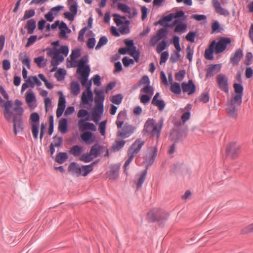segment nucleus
<instances>
[{"label": "nucleus", "mask_w": 253, "mask_h": 253, "mask_svg": "<svg viewBox=\"0 0 253 253\" xmlns=\"http://www.w3.org/2000/svg\"><path fill=\"white\" fill-rule=\"evenodd\" d=\"M214 52L215 53V51L214 50V48L213 47H210L207 48L205 50V57L207 60H211L214 58L213 53Z\"/></svg>", "instance_id": "de8ad7c7"}, {"label": "nucleus", "mask_w": 253, "mask_h": 253, "mask_svg": "<svg viewBox=\"0 0 253 253\" xmlns=\"http://www.w3.org/2000/svg\"><path fill=\"white\" fill-rule=\"evenodd\" d=\"M68 157L67 153L60 152L56 154L55 161L59 164H62L68 159Z\"/></svg>", "instance_id": "7c9ffc66"}, {"label": "nucleus", "mask_w": 253, "mask_h": 253, "mask_svg": "<svg viewBox=\"0 0 253 253\" xmlns=\"http://www.w3.org/2000/svg\"><path fill=\"white\" fill-rule=\"evenodd\" d=\"M136 127L128 123H126L124 124L122 130H119L117 133V136L123 139L129 137L135 130Z\"/></svg>", "instance_id": "f8f14e48"}, {"label": "nucleus", "mask_w": 253, "mask_h": 253, "mask_svg": "<svg viewBox=\"0 0 253 253\" xmlns=\"http://www.w3.org/2000/svg\"><path fill=\"white\" fill-rule=\"evenodd\" d=\"M181 55L180 53L173 52L170 57L169 61L171 63H175L180 59Z\"/></svg>", "instance_id": "774afa93"}, {"label": "nucleus", "mask_w": 253, "mask_h": 253, "mask_svg": "<svg viewBox=\"0 0 253 253\" xmlns=\"http://www.w3.org/2000/svg\"><path fill=\"white\" fill-rule=\"evenodd\" d=\"M212 3L217 13L224 16H228L230 15V12L221 6L218 0H212Z\"/></svg>", "instance_id": "aec40b11"}, {"label": "nucleus", "mask_w": 253, "mask_h": 253, "mask_svg": "<svg viewBox=\"0 0 253 253\" xmlns=\"http://www.w3.org/2000/svg\"><path fill=\"white\" fill-rule=\"evenodd\" d=\"M243 50L241 48L237 49L235 52L233 53L230 57V63L233 66H237L241 59L243 57Z\"/></svg>", "instance_id": "a211bd4d"}, {"label": "nucleus", "mask_w": 253, "mask_h": 253, "mask_svg": "<svg viewBox=\"0 0 253 253\" xmlns=\"http://www.w3.org/2000/svg\"><path fill=\"white\" fill-rule=\"evenodd\" d=\"M34 62L39 68H43L46 65V60L43 56H40L34 58Z\"/></svg>", "instance_id": "09e8293b"}, {"label": "nucleus", "mask_w": 253, "mask_h": 253, "mask_svg": "<svg viewBox=\"0 0 253 253\" xmlns=\"http://www.w3.org/2000/svg\"><path fill=\"white\" fill-rule=\"evenodd\" d=\"M181 87L184 93H187L191 95L194 94L196 90V86L192 80L190 79L188 82H183L181 84Z\"/></svg>", "instance_id": "dca6fc26"}, {"label": "nucleus", "mask_w": 253, "mask_h": 253, "mask_svg": "<svg viewBox=\"0 0 253 253\" xmlns=\"http://www.w3.org/2000/svg\"><path fill=\"white\" fill-rule=\"evenodd\" d=\"M115 144V145L113 144V149L114 150V151H119L124 147L126 144V141L124 140V139L116 141Z\"/></svg>", "instance_id": "4d7b16f0"}, {"label": "nucleus", "mask_w": 253, "mask_h": 253, "mask_svg": "<svg viewBox=\"0 0 253 253\" xmlns=\"http://www.w3.org/2000/svg\"><path fill=\"white\" fill-rule=\"evenodd\" d=\"M92 170L90 167L87 165H82L80 168V176H86Z\"/></svg>", "instance_id": "49530a36"}, {"label": "nucleus", "mask_w": 253, "mask_h": 253, "mask_svg": "<svg viewBox=\"0 0 253 253\" xmlns=\"http://www.w3.org/2000/svg\"><path fill=\"white\" fill-rule=\"evenodd\" d=\"M151 103L153 105L157 107L160 111H163L166 106L165 102L164 100L161 99L152 100Z\"/></svg>", "instance_id": "a19ab883"}, {"label": "nucleus", "mask_w": 253, "mask_h": 253, "mask_svg": "<svg viewBox=\"0 0 253 253\" xmlns=\"http://www.w3.org/2000/svg\"><path fill=\"white\" fill-rule=\"evenodd\" d=\"M104 108L96 107L95 110L91 112L89 121H93L96 124H99L102 116L103 115Z\"/></svg>", "instance_id": "f3484780"}, {"label": "nucleus", "mask_w": 253, "mask_h": 253, "mask_svg": "<svg viewBox=\"0 0 253 253\" xmlns=\"http://www.w3.org/2000/svg\"><path fill=\"white\" fill-rule=\"evenodd\" d=\"M187 28V25L183 21L177 22L176 27L174 29L175 33H184Z\"/></svg>", "instance_id": "c9c22d12"}, {"label": "nucleus", "mask_w": 253, "mask_h": 253, "mask_svg": "<svg viewBox=\"0 0 253 253\" xmlns=\"http://www.w3.org/2000/svg\"><path fill=\"white\" fill-rule=\"evenodd\" d=\"M66 71L63 68H59L54 74V77L58 81H61L65 79Z\"/></svg>", "instance_id": "79ce46f5"}, {"label": "nucleus", "mask_w": 253, "mask_h": 253, "mask_svg": "<svg viewBox=\"0 0 253 253\" xmlns=\"http://www.w3.org/2000/svg\"><path fill=\"white\" fill-rule=\"evenodd\" d=\"M108 42V38L105 36H101L99 41L98 42V43L97 45H96L95 49L97 50L100 49L103 46L106 45Z\"/></svg>", "instance_id": "603ef678"}, {"label": "nucleus", "mask_w": 253, "mask_h": 253, "mask_svg": "<svg viewBox=\"0 0 253 253\" xmlns=\"http://www.w3.org/2000/svg\"><path fill=\"white\" fill-rule=\"evenodd\" d=\"M83 151V147L82 146L75 145L70 148L69 153L75 157L80 156Z\"/></svg>", "instance_id": "c756f323"}, {"label": "nucleus", "mask_w": 253, "mask_h": 253, "mask_svg": "<svg viewBox=\"0 0 253 253\" xmlns=\"http://www.w3.org/2000/svg\"><path fill=\"white\" fill-rule=\"evenodd\" d=\"M19 59L20 61H21L24 67V66H26L27 68L29 69L31 68V59L30 58L29 56L27 54H25L24 57H23V55L22 53H20L19 54Z\"/></svg>", "instance_id": "473e14b6"}, {"label": "nucleus", "mask_w": 253, "mask_h": 253, "mask_svg": "<svg viewBox=\"0 0 253 253\" xmlns=\"http://www.w3.org/2000/svg\"><path fill=\"white\" fill-rule=\"evenodd\" d=\"M120 166L121 165L120 164H115L110 165V170L109 172H107L106 173L107 174H108L110 179L115 180L117 179L119 175Z\"/></svg>", "instance_id": "6ab92c4d"}, {"label": "nucleus", "mask_w": 253, "mask_h": 253, "mask_svg": "<svg viewBox=\"0 0 253 253\" xmlns=\"http://www.w3.org/2000/svg\"><path fill=\"white\" fill-rule=\"evenodd\" d=\"M234 89V92L236 94H239L243 95L244 94V86L242 84H238L234 83L233 85Z\"/></svg>", "instance_id": "3c124183"}, {"label": "nucleus", "mask_w": 253, "mask_h": 253, "mask_svg": "<svg viewBox=\"0 0 253 253\" xmlns=\"http://www.w3.org/2000/svg\"><path fill=\"white\" fill-rule=\"evenodd\" d=\"M15 107L11 110L13 107L12 100L5 101L0 96V106L3 108V114L5 119L9 123H13V132L17 135L19 132L24 130V123L22 115L24 109L21 105L22 102L16 99L14 101Z\"/></svg>", "instance_id": "f257e3e1"}, {"label": "nucleus", "mask_w": 253, "mask_h": 253, "mask_svg": "<svg viewBox=\"0 0 253 253\" xmlns=\"http://www.w3.org/2000/svg\"><path fill=\"white\" fill-rule=\"evenodd\" d=\"M81 55V49L79 48H75L72 50L71 54L70 55L72 60H77V59Z\"/></svg>", "instance_id": "680f3d73"}, {"label": "nucleus", "mask_w": 253, "mask_h": 253, "mask_svg": "<svg viewBox=\"0 0 253 253\" xmlns=\"http://www.w3.org/2000/svg\"><path fill=\"white\" fill-rule=\"evenodd\" d=\"M118 9L124 13L130 14L131 12L130 7L126 3L119 2L117 4Z\"/></svg>", "instance_id": "8fccbe9b"}, {"label": "nucleus", "mask_w": 253, "mask_h": 253, "mask_svg": "<svg viewBox=\"0 0 253 253\" xmlns=\"http://www.w3.org/2000/svg\"><path fill=\"white\" fill-rule=\"evenodd\" d=\"M90 72L89 65H86L85 69H77L76 73L78 75V79L82 85L85 87V90H91L92 82L88 80V77Z\"/></svg>", "instance_id": "423d86ee"}, {"label": "nucleus", "mask_w": 253, "mask_h": 253, "mask_svg": "<svg viewBox=\"0 0 253 253\" xmlns=\"http://www.w3.org/2000/svg\"><path fill=\"white\" fill-rule=\"evenodd\" d=\"M104 148V147L103 145L96 143L91 146L89 152L94 158H96L100 155Z\"/></svg>", "instance_id": "412c9836"}, {"label": "nucleus", "mask_w": 253, "mask_h": 253, "mask_svg": "<svg viewBox=\"0 0 253 253\" xmlns=\"http://www.w3.org/2000/svg\"><path fill=\"white\" fill-rule=\"evenodd\" d=\"M231 42L230 38L221 37L218 42H216L215 40L212 41L210 44V46L214 48L215 54H218L223 52L226 50L227 45L230 44Z\"/></svg>", "instance_id": "0eeeda50"}, {"label": "nucleus", "mask_w": 253, "mask_h": 253, "mask_svg": "<svg viewBox=\"0 0 253 253\" xmlns=\"http://www.w3.org/2000/svg\"><path fill=\"white\" fill-rule=\"evenodd\" d=\"M127 117V112L126 110L121 111L117 116L116 124L118 128H121L124 124V120Z\"/></svg>", "instance_id": "b1692460"}, {"label": "nucleus", "mask_w": 253, "mask_h": 253, "mask_svg": "<svg viewBox=\"0 0 253 253\" xmlns=\"http://www.w3.org/2000/svg\"><path fill=\"white\" fill-rule=\"evenodd\" d=\"M81 90L80 84L77 81H72L71 83V92L74 95H78Z\"/></svg>", "instance_id": "f704fd0d"}, {"label": "nucleus", "mask_w": 253, "mask_h": 253, "mask_svg": "<svg viewBox=\"0 0 253 253\" xmlns=\"http://www.w3.org/2000/svg\"><path fill=\"white\" fill-rule=\"evenodd\" d=\"M25 100L31 110L37 107V99L35 93L31 89H29L25 95Z\"/></svg>", "instance_id": "4468645a"}, {"label": "nucleus", "mask_w": 253, "mask_h": 253, "mask_svg": "<svg viewBox=\"0 0 253 253\" xmlns=\"http://www.w3.org/2000/svg\"><path fill=\"white\" fill-rule=\"evenodd\" d=\"M210 100L209 91H205L201 93L199 98V101L204 103H208Z\"/></svg>", "instance_id": "052dcab7"}, {"label": "nucleus", "mask_w": 253, "mask_h": 253, "mask_svg": "<svg viewBox=\"0 0 253 253\" xmlns=\"http://www.w3.org/2000/svg\"><path fill=\"white\" fill-rule=\"evenodd\" d=\"M79 159L80 161L87 163L91 162L93 160L94 158L90 153L89 152L83 154L79 157Z\"/></svg>", "instance_id": "37998d69"}, {"label": "nucleus", "mask_w": 253, "mask_h": 253, "mask_svg": "<svg viewBox=\"0 0 253 253\" xmlns=\"http://www.w3.org/2000/svg\"><path fill=\"white\" fill-rule=\"evenodd\" d=\"M81 166L79 164L75 162H71L68 168V171L71 173L72 175L76 174L77 176H80Z\"/></svg>", "instance_id": "bb28decb"}, {"label": "nucleus", "mask_w": 253, "mask_h": 253, "mask_svg": "<svg viewBox=\"0 0 253 253\" xmlns=\"http://www.w3.org/2000/svg\"><path fill=\"white\" fill-rule=\"evenodd\" d=\"M197 35V32L196 31H189V33L186 35L185 37V39L187 41L190 42H194L195 39Z\"/></svg>", "instance_id": "0e129e2a"}, {"label": "nucleus", "mask_w": 253, "mask_h": 253, "mask_svg": "<svg viewBox=\"0 0 253 253\" xmlns=\"http://www.w3.org/2000/svg\"><path fill=\"white\" fill-rule=\"evenodd\" d=\"M157 153L158 149L157 147H152L149 152V156L144 158V163H146V169H145L148 170L149 167H151L154 164L157 156Z\"/></svg>", "instance_id": "2eb2a0df"}, {"label": "nucleus", "mask_w": 253, "mask_h": 253, "mask_svg": "<svg viewBox=\"0 0 253 253\" xmlns=\"http://www.w3.org/2000/svg\"><path fill=\"white\" fill-rule=\"evenodd\" d=\"M173 127L172 128L169 138L171 141L178 143L183 141L188 135V129L187 126L182 128V123L181 120H177L176 119L172 120Z\"/></svg>", "instance_id": "7ed1b4c3"}, {"label": "nucleus", "mask_w": 253, "mask_h": 253, "mask_svg": "<svg viewBox=\"0 0 253 253\" xmlns=\"http://www.w3.org/2000/svg\"><path fill=\"white\" fill-rule=\"evenodd\" d=\"M122 62L125 67H128L130 65H133L134 64V60L127 56L123 57Z\"/></svg>", "instance_id": "338daca9"}, {"label": "nucleus", "mask_w": 253, "mask_h": 253, "mask_svg": "<svg viewBox=\"0 0 253 253\" xmlns=\"http://www.w3.org/2000/svg\"><path fill=\"white\" fill-rule=\"evenodd\" d=\"M169 32V30L168 28H161L158 30L156 34L151 37L149 41V45L151 46H154L163 37L168 35Z\"/></svg>", "instance_id": "1a4fd4ad"}, {"label": "nucleus", "mask_w": 253, "mask_h": 253, "mask_svg": "<svg viewBox=\"0 0 253 253\" xmlns=\"http://www.w3.org/2000/svg\"><path fill=\"white\" fill-rule=\"evenodd\" d=\"M216 82L221 90L226 93L229 92L228 79L225 75L223 74H218L216 76Z\"/></svg>", "instance_id": "9b49d317"}, {"label": "nucleus", "mask_w": 253, "mask_h": 253, "mask_svg": "<svg viewBox=\"0 0 253 253\" xmlns=\"http://www.w3.org/2000/svg\"><path fill=\"white\" fill-rule=\"evenodd\" d=\"M113 16L114 17V21L115 23L118 27L123 24V20L126 19V15L121 16L120 14L118 13L113 14Z\"/></svg>", "instance_id": "a18cd8bd"}, {"label": "nucleus", "mask_w": 253, "mask_h": 253, "mask_svg": "<svg viewBox=\"0 0 253 253\" xmlns=\"http://www.w3.org/2000/svg\"><path fill=\"white\" fill-rule=\"evenodd\" d=\"M31 127H39L40 116L37 112H33L30 116Z\"/></svg>", "instance_id": "c85d7f7f"}, {"label": "nucleus", "mask_w": 253, "mask_h": 253, "mask_svg": "<svg viewBox=\"0 0 253 253\" xmlns=\"http://www.w3.org/2000/svg\"><path fill=\"white\" fill-rule=\"evenodd\" d=\"M147 173V170L144 169L141 172V174L138 179L137 182L136 184L137 189H138L141 188L142 184H143L145 179H146V175Z\"/></svg>", "instance_id": "c03bdc74"}, {"label": "nucleus", "mask_w": 253, "mask_h": 253, "mask_svg": "<svg viewBox=\"0 0 253 253\" xmlns=\"http://www.w3.org/2000/svg\"><path fill=\"white\" fill-rule=\"evenodd\" d=\"M162 40L161 41H159L157 45L156 50L158 53L162 52L163 50L167 48L169 45L168 39V35H166L165 37H163Z\"/></svg>", "instance_id": "5701e85b"}, {"label": "nucleus", "mask_w": 253, "mask_h": 253, "mask_svg": "<svg viewBox=\"0 0 253 253\" xmlns=\"http://www.w3.org/2000/svg\"><path fill=\"white\" fill-rule=\"evenodd\" d=\"M174 14H175V20L177 22L184 21L186 18L185 12L182 10L177 11L174 13Z\"/></svg>", "instance_id": "13d9d810"}, {"label": "nucleus", "mask_w": 253, "mask_h": 253, "mask_svg": "<svg viewBox=\"0 0 253 253\" xmlns=\"http://www.w3.org/2000/svg\"><path fill=\"white\" fill-rule=\"evenodd\" d=\"M211 33H218L222 32V31L223 30V28L221 26L219 22L215 20L212 23L211 26Z\"/></svg>", "instance_id": "58836bf2"}, {"label": "nucleus", "mask_w": 253, "mask_h": 253, "mask_svg": "<svg viewBox=\"0 0 253 253\" xmlns=\"http://www.w3.org/2000/svg\"><path fill=\"white\" fill-rule=\"evenodd\" d=\"M228 116L233 119H236L238 117V109L235 105H230L226 108Z\"/></svg>", "instance_id": "2f4dec72"}, {"label": "nucleus", "mask_w": 253, "mask_h": 253, "mask_svg": "<svg viewBox=\"0 0 253 253\" xmlns=\"http://www.w3.org/2000/svg\"><path fill=\"white\" fill-rule=\"evenodd\" d=\"M53 139L54 141H55L56 139H57L58 141L57 142H55L53 143V142L51 143L49 145V152L50 153L51 157H52L53 155L54 154L55 152V147H59L61 146L63 143V139L62 137H58L57 135H55Z\"/></svg>", "instance_id": "4be33fe9"}, {"label": "nucleus", "mask_w": 253, "mask_h": 253, "mask_svg": "<svg viewBox=\"0 0 253 253\" xmlns=\"http://www.w3.org/2000/svg\"><path fill=\"white\" fill-rule=\"evenodd\" d=\"M159 123H160L159 125H154V126H153L152 130L150 132V135H151V136L153 137L155 135V132L157 133V137L160 136L161 130L163 126V119L162 118L160 120Z\"/></svg>", "instance_id": "72a5a7b5"}, {"label": "nucleus", "mask_w": 253, "mask_h": 253, "mask_svg": "<svg viewBox=\"0 0 253 253\" xmlns=\"http://www.w3.org/2000/svg\"><path fill=\"white\" fill-rule=\"evenodd\" d=\"M144 143V141L142 140L140 138H137L127 150V154L128 158L126 161L123 166L124 173L126 175H127V171L126 170L127 167L133 160L135 154H137L140 151Z\"/></svg>", "instance_id": "20e7f679"}, {"label": "nucleus", "mask_w": 253, "mask_h": 253, "mask_svg": "<svg viewBox=\"0 0 253 253\" xmlns=\"http://www.w3.org/2000/svg\"><path fill=\"white\" fill-rule=\"evenodd\" d=\"M243 96V95H242L235 94L234 96L231 99L229 104H230V105L237 104L238 105H240L242 102Z\"/></svg>", "instance_id": "6e6d98bb"}, {"label": "nucleus", "mask_w": 253, "mask_h": 253, "mask_svg": "<svg viewBox=\"0 0 253 253\" xmlns=\"http://www.w3.org/2000/svg\"><path fill=\"white\" fill-rule=\"evenodd\" d=\"M170 90L175 94H180L181 92L182 87L179 83L174 82L171 84Z\"/></svg>", "instance_id": "ea45409f"}, {"label": "nucleus", "mask_w": 253, "mask_h": 253, "mask_svg": "<svg viewBox=\"0 0 253 253\" xmlns=\"http://www.w3.org/2000/svg\"><path fill=\"white\" fill-rule=\"evenodd\" d=\"M93 100V92L91 90H85L81 96V105L83 108H87L91 106Z\"/></svg>", "instance_id": "9d476101"}, {"label": "nucleus", "mask_w": 253, "mask_h": 253, "mask_svg": "<svg viewBox=\"0 0 253 253\" xmlns=\"http://www.w3.org/2000/svg\"><path fill=\"white\" fill-rule=\"evenodd\" d=\"M241 146L236 142H233L227 144L226 147V157H230L232 159H237L241 153Z\"/></svg>", "instance_id": "6e6552de"}, {"label": "nucleus", "mask_w": 253, "mask_h": 253, "mask_svg": "<svg viewBox=\"0 0 253 253\" xmlns=\"http://www.w3.org/2000/svg\"><path fill=\"white\" fill-rule=\"evenodd\" d=\"M221 68V64H210L209 68L206 69L207 71V74L206 75V78L213 76L214 71L216 69H218V71H219Z\"/></svg>", "instance_id": "cd10ccee"}, {"label": "nucleus", "mask_w": 253, "mask_h": 253, "mask_svg": "<svg viewBox=\"0 0 253 253\" xmlns=\"http://www.w3.org/2000/svg\"><path fill=\"white\" fill-rule=\"evenodd\" d=\"M153 126H154V120L153 119L149 118L146 122H145L144 128L143 129V132L150 134L151 132V128Z\"/></svg>", "instance_id": "e433bc0d"}, {"label": "nucleus", "mask_w": 253, "mask_h": 253, "mask_svg": "<svg viewBox=\"0 0 253 253\" xmlns=\"http://www.w3.org/2000/svg\"><path fill=\"white\" fill-rule=\"evenodd\" d=\"M88 61V56L87 54L84 55L81 58L77 60L78 63V69H85L86 66L88 65L87 62Z\"/></svg>", "instance_id": "4c0bfd02"}, {"label": "nucleus", "mask_w": 253, "mask_h": 253, "mask_svg": "<svg viewBox=\"0 0 253 253\" xmlns=\"http://www.w3.org/2000/svg\"><path fill=\"white\" fill-rule=\"evenodd\" d=\"M94 93L95 96L94 102L96 107L104 108L103 102L105 97L104 89L95 88Z\"/></svg>", "instance_id": "ddd939ff"}, {"label": "nucleus", "mask_w": 253, "mask_h": 253, "mask_svg": "<svg viewBox=\"0 0 253 253\" xmlns=\"http://www.w3.org/2000/svg\"><path fill=\"white\" fill-rule=\"evenodd\" d=\"M91 112L87 110L81 109L79 110L77 117L80 118L78 126L81 132L80 140L81 142L89 145L93 143L96 140V136L94 133L97 130V127L93 123L88 122Z\"/></svg>", "instance_id": "f03ea898"}, {"label": "nucleus", "mask_w": 253, "mask_h": 253, "mask_svg": "<svg viewBox=\"0 0 253 253\" xmlns=\"http://www.w3.org/2000/svg\"><path fill=\"white\" fill-rule=\"evenodd\" d=\"M58 128L62 134L67 133L68 131V121L67 118H62L59 120Z\"/></svg>", "instance_id": "a878e982"}, {"label": "nucleus", "mask_w": 253, "mask_h": 253, "mask_svg": "<svg viewBox=\"0 0 253 253\" xmlns=\"http://www.w3.org/2000/svg\"><path fill=\"white\" fill-rule=\"evenodd\" d=\"M35 10L34 9L26 10L24 16L21 21H25L26 20L31 19L32 17L35 16Z\"/></svg>", "instance_id": "864d4df0"}, {"label": "nucleus", "mask_w": 253, "mask_h": 253, "mask_svg": "<svg viewBox=\"0 0 253 253\" xmlns=\"http://www.w3.org/2000/svg\"><path fill=\"white\" fill-rule=\"evenodd\" d=\"M124 43L126 44V47L128 50L131 49H135V45L134 42L133 40L126 39L124 40Z\"/></svg>", "instance_id": "69168bd1"}, {"label": "nucleus", "mask_w": 253, "mask_h": 253, "mask_svg": "<svg viewBox=\"0 0 253 253\" xmlns=\"http://www.w3.org/2000/svg\"><path fill=\"white\" fill-rule=\"evenodd\" d=\"M141 92L145 93V94L153 96L154 90L153 87L150 84L145 85L140 90Z\"/></svg>", "instance_id": "e2e57ef3"}, {"label": "nucleus", "mask_w": 253, "mask_h": 253, "mask_svg": "<svg viewBox=\"0 0 253 253\" xmlns=\"http://www.w3.org/2000/svg\"><path fill=\"white\" fill-rule=\"evenodd\" d=\"M123 95L120 93L112 96L110 101L116 105H120L123 100Z\"/></svg>", "instance_id": "5fc2aeb1"}, {"label": "nucleus", "mask_w": 253, "mask_h": 253, "mask_svg": "<svg viewBox=\"0 0 253 253\" xmlns=\"http://www.w3.org/2000/svg\"><path fill=\"white\" fill-rule=\"evenodd\" d=\"M169 214L168 212L161 210H152L147 213V217L149 222H157L158 225L164 227L165 223L168 219Z\"/></svg>", "instance_id": "39448f33"}, {"label": "nucleus", "mask_w": 253, "mask_h": 253, "mask_svg": "<svg viewBox=\"0 0 253 253\" xmlns=\"http://www.w3.org/2000/svg\"><path fill=\"white\" fill-rule=\"evenodd\" d=\"M37 26L36 20L35 19L32 18L28 20L24 26V28L27 29V32L29 34H32L34 33Z\"/></svg>", "instance_id": "393cba45"}, {"label": "nucleus", "mask_w": 253, "mask_h": 253, "mask_svg": "<svg viewBox=\"0 0 253 253\" xmlns=\"http://www.w3.org/2000/svg\"><path fill=\"white\" fill-rule=\"evenodd\" d=\"M58 94L59 95L58 106L66 108V100L63 92L62 91H58Z\"/></svg>", "instance_id": "bf43d9fd"}]
</instances>
